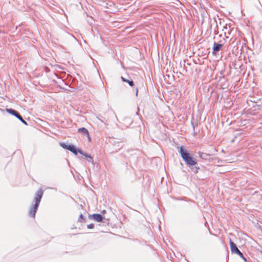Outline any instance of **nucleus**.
<instances>
[{
	"label": "nucleus",
	"instance_id": "nucleus-1",
	"mask_svg": "<svg viewBox=\"0 0 262 262\" xmlns=\"http://www.w3.org/2000/svg\"><path fill=\"white\" fill-rule=\"evenodd\" d=\"M42 195L43 191L42 189L38 190L35 194L34 198L35 204L30 209L29 211V215L33 218H34L35 216V214L39 206Z\"/></svg>",
	"mask_w": 262,
	"mask_h": 262
},
{
	"label": "nucleus",
	"instance_id": "nucleus-2",
	"mask_svg": "<svg viewBox=\"0 0 262 262\" xmlns=\"http://www.w3.org/2000/svg\"><path fill=\"white\" fill-rule=\"evenodd\" d=\"M179 152L183 160L188 166H193L196 164V160L192 158L187 151L185 150L183 147H180Z\"/></svg>",
	"mask_w": 262,
	"mask_h": 262
},
{
	"label": "nucleus",
	"instance_id": "nucleus-3",
	"mask_svg": "<svg viewBox=\"0 0 262 262\" xmlns=\"http://www.w3.org/2000/svg\"><path fill=\"white\" fill-rule=\"evenodd\" d=\"M231 251L232 253H235L239 256L242 259L244 260L245 261H246V258L244 257L243 254L240 251V250L237 248L236 245L232 242L231 240H230L229 242Z\"/></svg>",
	"mask_w": 262,
	"mask_h": 262
},
{
	"label": "nucleus",
	"instance_id": "nucleus-4",
	"mask_svg": "<svg viewBox=\"0 0 262 262\" xmlns=\"http://www.w3.org/2000/svg\"><path fill=\"white\" fill-rule=\"evenodd\" d=\"M60 145L63 148L69 150L76 155H77V153L79 152V151H81L80 149L77 148L74 145L72 144H66L64 143H61Z\"/></svg>",
	"mask_w": 262,
	"mask_h": 262
},
{
	"label": "nucleus",
	"instance_id": "nucleus-5",
	"mask_svg": "<svg viewBox=\"0 0 262 262\" xmlns=\"http://www.w3.org/2000/svg\"><path fill=\"white\" fill-rule=\"evenodd\" d=\"M6 111L15 116L17 118H18L23 124L25 125H28L27 122L23 118V117L20 115V114L15 110L12 108H6Z\"/></svg>",
	"mask_w": 262,
	"mask_h": 262
},
{
	"label": "nucleus",
	"instance_id": "nucleus-6",
	"mask_svg": "<svg viewBox=\"0 0 262 262\" xmlns=\"http://www.w3.org/2000/svg\"><path fill=\"white\" fill-rule=\"evenodd\" d=\"M223 47V44L218 43L215 42L213 43V46L212 48V53L213 54H216L217 52H219Z\"/></svg>",
	"mask_w": 262,
	"mask_h": 262
},
{
	"label": "nucleus",
	"instance_id": "nucleus-7",
	"mask_svg": "<svg viewBox=\"0 0 262 262\" xmlns=\"http://www.w3.org/2000/svg\"><path fill=\"white\" fill-rule=\"evenodd\" d=\"M89 218H92L95 221L100 222L103 220V216L100 214H93L92 215H89Z\"/></svg>",
	"mask_w": 262,
	"mask_h": 262
},
{
	"label": "nucleus",
	"instance_id": "nucleus-8",
	"mask_svg": "<svg viewBox=\"0 0 262 262\" xmlns=\"http://www.w3.org/2000/svg\"><path fill=\"white\" fill-rule=\"evenodd\" d=\"M79 153L85 157L87 159L88 161L93 164V160L92 157L86 153L83 152L81 150L79 151Z\"/></svg>",
	"mask_w": 262,
	"mask_h": 262
},
{
	"label": "nucleus",
	"instance_id": "nucleus-9",
	"mask_svg": "<svg viewBox=\"0 0 262 262\" xmlns=\"http://www.w3.org/2000/svg\"><path fill=\"white\" fill-rule=\"evenodd\" d=\"M78 133H79L80 134L85 135L89 138V139H90L89 132L88 130V129H86L85 128H84V127L80 128L78 129Z\"/></svg>",
	"mask_w": 262,
	"mask_h": 262
},
{
	"label": "nucleus",
	"instance_id": "nucleus-10",
	"mask_svg": "<svg viewBox=\"0 0 262 262\" xmlns=\"http://www.w3.org/2000/svg\"><path fill=\"white\" fill-rule=\"evenodd\" d=\"M198 154H199V157L203 159L206 160V159H207L208 157L209 156V154L202 152L201 151H199L198 152Z\"/></svg>",
	"mask_w": 262,
	"mask_h": 262
},
{
	"label": "nucleus",
	"instance_id": "nucleus-11",
	"mask_svg": "<svg viewBox=\"0 0 262 262\" xmlns=\"http://www.w3.org/2000/svg\"><path fill=\"white\" fill-rule=\"evenodd\" d=\"M121 79L123 82H127L130 86H132L134 85V81L133 80H129L123 77H121Z\"/></svg>",
	"mask_w": 262,
	"mask_h": 262
},
{
	"label": "nucleus",
	"instance_id": "nucleus-12",
	"mask_svg": "<svg viewBox=\"0 0 262 262\" xmlns=\"http://www.w3.org/2000/svg\"><path fill=\"white\" fill-rule=\"evenodd\" d=\"M78 221L79 222H83L85 221V219L84 217L82 214H80L79 218L78 219Z\"/></svg>",
	"mask_w": 262,
	"mask_h": 262
},
{
	"label": "nucleus",
	"instance_id": "nucleus-13",
	"mask_svg": "<svg viewBox=\"0 0 262 262\" xmlns=\"http://www.w3.org/2000/svg\"><path fill=\"white\" fill-rule=\"evenodd\" d=\"M94 227V225L93 224H90L88 225L87 228L89 229H93Z\"/></svg>",
	"mask_w": 262,
	"mask_h": 262
},
{
	"label": "nucleus",
	"instance_id": "nucleus-14",
	"mask_svg": "<svg viewBox=\"0 0 262 262\" xmlns=\"http://www.w3.org/2000/svg\"><path fill=\"white\" fill-rule=\"evenodd\" d=\"M105 212H106V211L105 210H103V211H102L101 213L104 214L105 213Z\"/></svg>",
	"mask_w": 262,
	"mask_h": 262
},
{
	"label": "nucleus",
	"instance_id": "nucleus-15",
	"mask_svg": "<svg viewBox=\"0 0 262 262\" xmlns=\"http://www.w3.org/2000/svg\"><path fill=\"white\" fill-rule=\"evenodd\" d=\"M136 96H137V94H138V90L136 91Z\"/></svg>",
	"mask_w": 262,
	"mask_h": 262
}]
</instances>
